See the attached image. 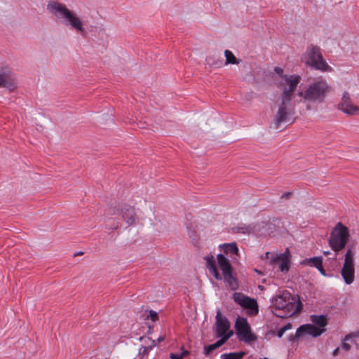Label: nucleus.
I'll list each match as a JSON object with an SVG mask.
<instances>
[{"label": "nucleus", "instance_id": "nucleus-1", "mask_svg": "<svg viewBox=\"0 0 359 359\" xmlns=\"http://www.w3.org/2000/svg\"><path fill=\"white\" fill-rule=\"evenodd\" d=\"M283 78L285 82L278 84L282 93L276 101L273 109V124L276 129H278L281 123L294 122L295 109L292 100L301 81V77L298 75L285 76Z\"/></svg>", "mask_w": 359, "mask_h": 359}, {"label": "nucleus", "instance_id": "nucleus-2", "mask_svg": "<svg viewBox=\"0 0 359 359\" xmlns=\"http://www.w3.org/2000/svg\"><path fill=\"white\" fill-rule=\"evenodd\" d=\"M205 260L207 269L212 274L217 280H222V278L226 283L227 286L232 290L238 288V284L237 279L233 275V267L229 260L223 254H219L217 256V264L222 271L219 273L215 257L212 255H208L203 258Z\"/></svg>", "mask_w": 359, "mask_h": 359}, {"label": "nucleus", "instance_id": "nucleus-3", "mask_svg": "<svg viewBox=\"0 0 359 359\" xmlns=\"http://www.w3.org/2000/svg\"><path fill=\"white\" fill-rule=\"evenodd\" d=\"M302 304L288 291H283L273 298L271 309L273 313L280 318H288L300 312Z\"/></svg>", "mask_w": 359, "mask_h": 359}, {"label": "nucleus", "instance_id": "nucleus-4", "mask_svg": "<svg viewBox=\"0 0 359 359\" xmlns=\"http://www.w3.org/2000/svg\"><path fill=\"white\" fill-rule=\"evenodd\" d=\"M331 90L326 79L319 77L309 85L305 90L299 91L297 95L301 98L300 102L304 103H322Z\"/></svg>", "mask_w": 359, "mask_h": 359}, {"label": "nucleus", "instance_id": "nucleus-5", "mask_svg": "<svg viewBox=\"0 0 359 359\" xmlns=\"http://www.w3.org/2000/svg\"><path fill=\"white\" fill-rule=\"evenodd\" d=\"M48 8L57 18L62 19L65 25H70L73 29L81 32L82 34H86V30L81 19L65 5L52 1L48 4Z\"/></svg>", "mask_w": 359, "mask_h": 359}, {"label": "nucleus", "instance_id": "nucleus-6", "mask_svg": "<svg viewBox=\"0 0 359 359\" xmlns=\"http://www.w3.org/2000/svg\"><path fill=\"white\" fill-rule=\"evenodd\" d=\"M350 237L349 229L347 226L343 224L341 222L337 223L335 226L330 232V236L328 239V243L331 249L335 252L334 259L339 252L343 250Z\"/></svg>", "mask_w": 359, "mask_h": 359}, {"label": "nucleus", "instance_id": "nucleus-7", "mask_svg": "<svg viewBox=\"0 0 359 359\" xmlns=\"http://www.w3.org/2000/svg\"><path fill=\"white\" fill-rule=\"evenodd\" d=\"M304 63L311 67L321 72H332V67L323 58L320 48L313 45L308 47L303 56Z\"/></svg>", "mask_w": 359, "mask_h": 359}, {"label": "nucleus", "instance_id": "nucleus-8", "mask_svg": "<svg viewBox=\"0 0 359 359\" xmlns=\"http://www.w3.org/2000/svg\"><path fill=\"white\" fill-rule=\"evenodd\" d=\"M355 272V252L348 248L345 253L341 270V276L346 285H351L354 282Z\"/></svg>", "mask_w": 359, "mask_h": 359}, {"label": "nucleus", "instance_id": "nucleus-9", "mask_svg": "<svg viewBox=\"0 0 359 359\" xmlns=\"http://www.w3.org/2000/svg\"><path fill=\"white\" fill-rule=\"evenodd\" d=\"M107 212V214L111 216L120 212L123 220L128 226L135 225L138 219L135 208L129 205H124L120 209L111 206L109 208Z\"/></svg>", "mask_w": 359, "mask_h": 359}, {"label": "nucleus", "instance_id": "nucleus-10", "mask_svg": "<svg viewBox=\"0 0 359 359\" xmlns=\"http://www.w3.org/2000/svg\"><path fill=\"white\" fill-rule=\"evenodd\" d=\"M238 339L246 343L254 341L257 337L252 332L250 326L245 318L238 317L235 323Z\"/></svg>", "mask_w": 359, "mask_h": 359}, {"label": "nucleus", "instance_id": "nucleus-11", "mask_svg": "<svg viewBox=\"0 0 359 359\" xmlns=\"http://www.w3.org/2000/svg\"><path fill=\"white\" fill-rule=\"evenodd\" d=\"M233 299L242 308L248 309L249 314L257 315L258 313V305L255 299L250 298L241 292H234Z\"/></svg>", "mask_w": 359, "mask_h": 359}, {"label": "nucleus", "instance_id": "nucleus-12", "mask_svg": "<svg viewBox=\"0 0 359 359\" xmlns=\"http://www.w3.org/2000/svg\"><path fill=\"white\" fill-rule=\"evenodd\" d=\"M230 323L221 314V311L219 310L217 312L216 316V335L217 337L222 339L224 337L229 335V338L233 334V332L229 330Z\"/></svg>", "mask_w": 359, "mask_h": 359}, {"label": "nucleus", "instance_id": "nucleus-13", "mask_svg": "<svg viewBox=\"0 0 359 359\" xmlns=\"http://www.w3.org/2000/svg\"><path fill=\"white\" fill-rule=\"evenodd\" d=\"M339 109L348 115L359 114V107L353 103L348 93L346 92L343 94L341 101L339 104Z\"/></svg>", "mask_w": 359, "mask_h": 359}, {"label": "nucleus", "instance_id": "nucleus-14", "mask_svg": "<svg viewBox=\"0 0 359 359\" xmlns=\"http://www.w3.org/2000/svg\"><path fill=\"white\" fill-rule=\"evenodd\" d=\"M290 252L288 248L283 253H280L276 258H273L274 264H279L278 269L283 273H287L290 268Z\"/></svg>", "mask_w": 359, "mask_h": 359}, {"label": "nucleus", "instance_id": "nucleus-15", "mask_svg": "<svg viewBox=\"0 0 359 359\" xmlns=\"http://www.w3.org/2000/svg\"><path fill=\"white\" fill-rule=\"evenodd\" d=\"M325 331L324 328H320L311 324L300 326L296 332V337H300L304 334L311 335L314 337H318Z\"/></svg>", "mask_w": 359, "mask_h": 359}, {"label": "nucleus", "instance_id": "nucleus-16", "mask_svg": "<svg viewBox=\"0 0 359 359\" xmlns=\"http://www.w3.org/2000/svg\"><path fill=\"white\" fill-rule=\"evenodd\" d=\"M0 87H6L11 89L15 88V79L10 71H4L0 68Z\"/></svg>", "mask_w": 359, "mask_h": 359}, {"label": "nucleus", "instance_id": "nucleus-17", "mask_svg": "<svg viewBox=\"0 0 359 359\" xmlns=\"http://www.w3.org/2000/svg\"><path fill=\"white\" fill-rule=\"evenodd\" d=\"M359 337V332H355L346 334L341 341V347L344 350L348 351L351 348V344H355V339Z\"/></svg>", "mask_w": 359, "mask_h": 359}, {"label": "nucleus", "instance_id": "nucleus-18", "mask_svg": "<svg viewBox=\"0 0 359 359\" xmlns=\"http://www.w3.org/2000/svg\"><path fill=\"white\" fill-rule=\"evenodd\" d=\"M219 248L223 251L225 255H238L239 250L236 243L233 242L231 243H224L219 245Z\"/></svg>", "mask_w": 359, "mask_h": 359}, {"label": "nucleus", "instance_id": "nucleus-19", "mask_svg": "<svg viewBox=\"0 0 359 359\" xmlns=\"http://www.w3.org/2000/svg\"><path fill=\"white\" fill-rule=\"evenodd\" d=\"M229 335L230 334L224 337L222 339H219L215 344L205 346L204 354L206 355H209L212 351L222 346L229 339Z\"/></svg>", "mask_w": 359, "mask_h": 359}, {"label": "nucleus", "instance_id": "nucleus-20", "mask_svg": "<svg viewBox=\"0 0 359 359\" xmlns=\"http://www.w3.org/2000/svg\"><path fill=\"white\" fill-rule=\"evenodd\" d=\"M311 320L313 324L318 325L320 328H323L327 325V318H325V316L322 315H312L311 316Z\"/></svg>", "mask_w": 359, "mask_h": 359}, {"label": "nucleus", "instance_id": "nucleus-21", "mask_svg": "<svg viewBox=\"0 0 359 359\" xmlns=\"http://www.w3.org/2000/svg\"><path fill=\"white\" fill-rule=\"evenodd\" d=\"M224 56L226 57V65H238L241 62V60L237 59L233 53L229 50H226L224 51Z\"/></svg>", "mask_w": 359, "mask_h": 359}, {"label": "nucleus", "instance_id": "nucleus-22", "mask_svg": "<svg viewBox=\"0 0 359 359\" xmlns=\"http://www.w3.org/2000/svg\"><path fill=\"white\" fill-rule=\"evenodd\" d=\"M309 265L311 266H314L316 269L321 266V264H323V259L322 257H315L313 258H311L306 261Z\"/></svg>", "mask_w": 359, "mask_h": 359}, {"label": "nucleus", "instance_id": "nucleus-23", "mask_svg": "<svg viewBox=\"0 0 359 359\" xmlns=\"http://www.w3.org/2000/svg\"><path fill=\"white\" fill-rule=\"evenodd\" d=\"M244 355V353H224L222 355V359H242Z\"/></svg>", "mask_w": 359, "mask_h": 359}, {"label": "nucleus", "instance_id": "nucleus-24", "mask_svg": "<svg viewBox=\"0 0 359 359\" xmlns=\"http://www.w3.org/2000/svg\"><path fill=\"white\" fill-rule=\"evenodd\" d=\"M255 226L252 227L251 226H244V227H238V232H241L243 233H254Z\"/></svg>", "mask_w": 359, "mask_h": 359}, {"label": "nucleus", "instance_id": "nucleus-25", "mask_svg": "<svg viewBox=\"0 0 359 359\" xmlns=\"http://www.w3.org/2000/svg\"><path fill=\"white\" fill-rule=\"evenodd\" d=\"M147 318H151V320L153 321V322H156V320H158V313L153 311V310H150L149 311V314L147 315Z\"/></svg>", "mask_w": 359, "mask_h": 359}, {"label": "nucleus", "instance_id": "nucleus-26", "mask_svg": "<svg viewBox=\"0 0 359 359\" xmlns=\"http://www.w3.org/2000/svg\"><path fill=\"white\" fill-rule=\"evenodd\" d=\"M278 253H271L270 252H267L265 253L264 258L266 259H269L271 264H274V262L273 261V258H276V256H278Z\"/></svg>", "mask_w": 359, "mask_h": 359}, {"label": "nucleus", "instance_id": "nucleus-27", "mask_svg": "<svg viewBox=\"0 0 359 359\" xmlns=\"http://www.w3.org/2000/svg\"><path fill=\"white\" fill-rule=\"evenodd\" d=\"M275 71H276V72L278 74H279V75L282 77V79H283L282 81H280V82L279 83V84H280V83H283V82H285V80H284V78H283V77H284V76H285L286 75H284V74H283V69H281V68H279V67H276V68H275Z\"/></svg>", "mask_w": 359, "mask_h": 359}, {"label": "nucleus", "instance_id": "nucleus-28", "mask_svg": "<svg viewBox=\"0 0 359 359\" xmlns=\"http://www.w3.org/2000/svg\"><path fill=\"white\" fill-rule=\"evenodd\" d=\"M286 331V328L285 327H281L280 328L278 332H277V336L280 338L283 337V335L284 334V333Z\"/></svg>", "mask_w": 359, "mask_h": 359}, {"label": "nucleus", "instance_id": "nucleus-29", "mask_svg": "<svg viewBox=\"0 0 359 359\" xmlns=\"http://www.w3.org/2000/svg\"><path fill=\"white\" fill-rule=\"evenodd\" d=\"M292 194V193L290 192V191L285 192L284 194H283L281 195V198L282 199H288V198H290L291 197Z\"/></svg>", "mask_w": 359, "mask_h": 359}, {"label": "nucleus", "instance_id": "nucleus-30", "mask_svg": "<svg viewBox=\"0 0 359 359\" xmlns=\"http://www.w3.org/2000/svg\"><path fill=\"white\" fill-rule=\"evenodd\" d=\"M170 358L171 359H182L181 355H178V354H174V353H172L170 355Z\"/></svg>", "mask_w": 359, "mask_h": 359}, {"label": "nucleus", "instance_id": "nucleus-31", "mask_svg": "<svg viewBox=\"0 0 359 359\" xmlns=\"http://www.w3.org/2000/svg\"><path fill=\"white\" fill-rule=\"evenodd\" d=\"M318 270L320 271V273L322 275H323V276H325V275H326L325 271V270H324V269H323V264H321V266H320V267L318 268Z\"/></svg>", "mask_w": 359, "mask_h": 359}, {"label": "nucleus", "instance_id": "nucleus-32", "mask_svg": "<svg viewBox=\"0 0 359 359\" xmlns=\"http://www.w3.org/2000/svg\"><path fill=\"white\" fill-rule=\"evenodd\" d=\"M262 227L265 226V227H267L268 229H271L272 226H273V224H265V223L263 222L262 224Z\"/></svg>", "mask_w": 359, "mask_h": 359}, {"label": "nucleus", "instance_id": "nucleus-33", "mask_svg": "<svg viewBox=\"0 0 359 359\" xmlns=\"http://www.w3.org/2000/svg\"><path fill=\"white\" fill-rule=\"evenodd\" d=\"M339 351V348H335L334 350V351L332 352V355L336 356L338 354Z\"/></svg>", "mask_w": 359, "mask_h": 359}, {"label": "nucleus", "instance_id": "nucleus-34", "mask_svg": "<svg viewBox=\"0 0 359 359\" xmlns=\"http://www.w3.org/2000/svg\"><path fill=\"white\" fill-rule=\"evenodd\" d=\"M164 339H165V337L164 336H161V337H159L157 339V341H158V342H161V341H163Z\"/></svg>", "mask_w": 359, "mask_h": 359}, {"label": "nucleus", "instance_id": "nucleus-35", "mask_svg": "<svg viewBox=\"0 0 359 359\" xmlns=\"http://www.w3.org/2000/svg\"><path fill=\"white\" fill-rule=\"evenodd\" d=\"M283 327H285L286 330H287L292 327V325L290 323H288L286 325L283 326Z\"/></svg>", "mask_w": 359, "mask_h": 359}, {"label": "nucleus", "instance_id": "nucleus-36", "mask_svg": "<svg viewBox=\"0 0 359 359\" xmlns=\"http://www.w3.org/2000/svg\"><path fill=\"white\" fill-rule=\"evenodd\" d=\"M323 254H324L325 255H330V252H329V251H324V252H323Z\"/></svg>", "mask_w": 359, "mask_h": 359}, {"label": "nucleus", "instance_id": "nucleus-37", "mask_svg": "<svg viewBox=\"0 0 359 359\" xmlns=\"http://www.w3.org/2000/svg\"><path fill=\"white\" fill-rule=\"evenodd\" d=\"M117 228H118V224H116V226H114L113 227V229H116Z\"/></svg>", "mask_w": 359, "mask_h": 359}, {"label": "nucleus", "instance_id": "nucleus-38", "mask_svg": "<svg viewBox=\"0 0 359 359\" xmlns=\"http://www.w3.org/2000/svg\"><path fill=\"white\" fill-rule=\"evenodd\" d=\"M144 348L143 352H145L147 351V348L145 346L142 347Z\"/></svg>", "mask_w": 359, "mask_h": 359}, {"label": "nucleus", "instance_id": "nucleus-39", "mask_svg": "<svg viewBox=\"0 0 359 359\" xmlns=\"http://www.w3.org/2000/svg\"><path fill=\"white\" fill-rule=\"evenodd\" d=\"M255 271L259 273H261V272L257 270V269H255Z\"/></svg>", "mask_w": 359, "mask_h": 359}]
</instances>
